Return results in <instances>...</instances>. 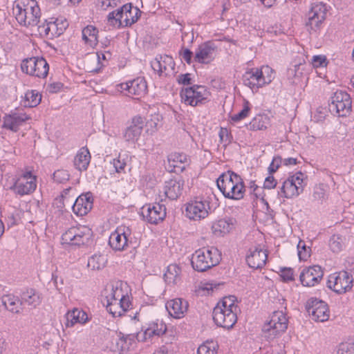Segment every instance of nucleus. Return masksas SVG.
Returning <instances> with one entry per match:
<instances>
[{
	"mask_svg": "<svg viewBox=\"0 0 354 354\" xmlns=\"http://www.w3.org/2000/svg\"><path fill=\"white\" fill-rule=\"evenodd\" d=\"M235 301L234 296L225 297L214 308L213 320L218 326L229 330L235 325L237 322V314L240 311Z\"/></svg>",
	"mask_w": 354,
	"mask_h": 354,
	"instance_id": "obj_1",
	"label": "nucleus"
},
{
	"mask_svg": "<svg viewBox=\"0 0 354 354\" xmlns=\"http://www.w3.org/2000/svg\"><path fill=\"white\" fill-rule=\"evenodd\" d=\"M13 14L18 23L26 27L38 25L41 15L35 0H17L13 8Z\"/></svg>",
	"mask_w": 354,
	"mask_h": 354,
	"instance_id": "obj_2",
	"label": "nucleus"
},
{
	"mask_svg": "<svg viewBox=\"0 0 354 354\" xmlns=\"http://www.w3.org/2000/svg\"><path fill=\"white\" fill-rule=\"evenodd\" d=\"M221 259L220 251L215 247H203L192 254L191 263L198 272H205L218 265Z\"/></svg>",
	"mask_w": 354,
	"mask_h": 354,
	"instance_id": "obj_3",
	"label": "nucleus"
},
{
	"mask_svg": "<svg viewBox=\"0 0 354 354\" xmlns=\"http://www.w3.org/2000/svg\"><path fill=\"white\" fill-rule=\"evenodd\" d=\"M273 78V71L268 66L248 69L243 75V84L251 89L263 87L270 84Z\"/></svg>",
	"mask_w": 354,
	"mask_h": 354,
	"instance_id": "obj_4",
	"label": "nucleus"
},
{
	"mask_svg": "<svg viewBox=\"0 0 354 354\" xmlns=\"http://www.w3.org/2000/svg\"><path fill=\"white\" fill-rule=\"evenodd\" d=\"M305 174L297 171L293 175H290L282 183L279 187L278 196L279 198H292L299 196L304 191Z\"/></svg>",
	"mask_w": 354,
	"mask_h": 354,
	"instance_id": "obj_5",
	"label": "nucleus"
},
{
	"mask_svg": "<svg viewBox=\"0 0 354 354\" xmlns=\"http://www.w3.org/2000/svg\"><path fill=\"white\" fill-rule=\"evenodd\" d=\"M288 328V319L283 311H274L266 322L262 331L264 337L271 340L276 338L279 335L286 331Z\"/></svg>",
	"mask_w": 354,
	"mask_h": 354,
	"instance_id": "obj_6",
	"label": "nucleus"
},
{
	"mask_svg": "<svg viewBox=\"0 0 354 354\" xmlns=\"http://www.w3.org/2000/svg\"><path fill=\"white\" fill-rule=\"evenodd\" d=\"M93 236L90 227L86 225L73 226L62 236V244L82 245L88 243Z\"/></svg>",
	"mask_w": 354,
	"mask_h": 354,
	"instance_id": "obj_7",
	"label": "nucleus"
},
{
	"mask_svg": "<svg viewBox=\"0 0 354 354\" xmlns=\"http://www.w3.org/2000/svg\"><path fill=\"white\" fill-rule=\"evenodd\" d=\"M329 111L339 117H346L352 109V101L350 95L346 91H337L331 97L328 104Z\"/></svg>",
	"mask_w": 354,
	"mask_h": 354,
	"instance_id": "obj_8",
	"label": "nucleus"
},
{
	"mask_svg": "<svg viewBox=\"0 0 354 354\" xmlns=\"http://www.w3.org/2000/svg\"><path fill=\"white\" fill-rule=\"evenodd\" d=\"M11 189L20 196L32 194L37 187V176L30 171H22L15 176Z\"/></svg>",
	"mask_w": 354,
	"mask_h": 354,
	"instance_id": "obj_9",
	"label": "nucleus"
},
{
	"mask_svg": "<svg viewBox=\"0 0 354 354\" xmlns=\"http://www.w3.org/2000/svg\"><path fill=\"white\" fill-rule=\"evenodd\" d=\"M327 12L328 9L326 3L315 2L311 5L308 13V19L306 22V27L310 33L315 32L319 30L326 18Z\"/></svg>",
	"mask_w": 354,
	"mask_h": 354,
	"instance_id": "obj_10",
	"label": "nucleus"
},
{
	"mask_svg": "<svg viewBox=\"0 0 354 354\" xmlns=\"http://www.w3.org/2000/svg\"><path fill=\"white\" fill-rule=\"evenodd\" d=\"M209 92L201 85H194L183 88L180 91L181 101L187 105L196 106L205 104L207 100Z\"/></svg>",
	"mask_w": 354,
	"mask_h": 354,
	"instance_id": "obj_11",
	"label": "nucleus"
},
{
	"mask_svg": "<svg viewBox=\"0 0 354 354\" xmlns=\"http://www.w3.org/2000/svg\"><path fill=\"white\" fill-rule=\"evenodd\" d=\"M21 68L28 75L44 78L48 73L49 65L44 57H32L22 61Z\"/></svg>",
	"mask_w": 354,
	"mask_h": 354,
	"instance_id": "obj_12",
	"label": "nucleus"
},
{
	"mask_svg": "<svg viewBox=\"0 0 354 354\" xmlns=\"http://www.w3.org/2000/svg\"><path fill=\"white\" fill-rule=\"evenodd\" d=\"M353 278L345 270L331 274L327 281L328 287L338 294H343L351 290Z\"/></svg>",
	"mask_w": 354,
	"mask_h": 354,
	"instance_id": "obj_13",
	"label": "nucleus"
},
{
	"mask_svg": "<svg viewBox=\"0 0 354 354\" xmlns=\"http://www.w3.org/2000/svg\"><path fill=\"white\" fill-rule=\"evenodd\" d=\"M209 201L207 199L195 198L186 205L187 216L194 221H200L209 215L210 211Z\"/></svg>",
	"mask_w": 354,
	"mask_h": 354,
	"instance_id": "obj_14",
	"label": "nucleus"
},
{
	"mask_svg": "<svg viewBox=\"0 0 354 354\" xmlns=\"http://www.w3.org/2000/svg\"><path fill=\"white\" fill-rule=\"evenodd\" d=\"M131 230L129 227L121 225L111 234L109 244L115 251H124L131 243Z\"/></svg>",
	"mask_w": 354,
	"mask_h": 354,
	"instance_id": "obj_15",
	"label": "nucleus"
},
{
	"mask_svg": "<svg viewBox=\"0 0 354 354\" xmlns=\"http://www.w3.org/2000/svg\"><path fill=\"white\" fill-rule=\"evenodd\" d=\"M306 310L312 319L317 322H324L330 317V310L327 304L317 298H311L308 301Z\"/></svg>",
	"mask_w": 354,
	"mask_h": 354,
	"instance_id": "obj_16",
	"label": "nucleus"
},
{
	"mask_svg": "<svg viewBox=\"0 0 354 354\" xmlns=\"http://www.w3.org/2000/svg\"><path fill=\"white\" fill-rule=\"evenodd\" d=\"M217 46L213 41H207L198 45L195 50L194 60L200 64H208L215 57Z\"/></svg>",
	"mask_w": 354,
	"mask_h": 354,
	"instance_id": "obj_17",
	"label": "nucleus"
},
{
	"mask_svg": "<svg viewBox=\"0 0 354 354\" xmlns=\"http://www.w3.org/2000/svg\"><path fill=\"white\" fill-rule=\"evenodd\" d=\"M142 214L148 223L158 224L166 217V207L159 203L147 205L142 208Z\"/></svg>",
	"mask_w": 354,
	"mask_h": 354,
	"instance_id": "obj_18",
	"label": "nucleus"
},
{
	"mask_svg": "<svg viewBox=\"0 0 354 354\" xmlns=\"http://www.w3.org/2000/svg\"><path fill=\"white\" fill-rule=\"evenodd\" d=\"M145 124V118L140 115H136L132 118L129 126L125 129L123 133L125 141L130 143L137 142Z\"/></svg>",
	"mask_w": 354,
	"mask_h": 354,
	"instance_id": "obj_19",
	"label": "nucleus"
},
{
	"mask_svg": "<svg viewBox=\"0 0 354 354\" xmlns=\"http://www.w3.org/2000/svg\"><path fill=\"white\" fill-rule=\"evenodd\" d=\"M324 272L319 266L304 268L299 275V279L304 286L312 287L318 284L322 279Z\"/></svg>",
	"mask_w": 354,
	"mask_h": 354,
	"instance_id": "obj_20",
	"label": "nucleus"
},
{
	"mask_svg": "<svg viewBox=\"0 0 354 354\" xmlns=\"http://www.w3.org/2000/svg\"><path fill=\"white\" fill-rule=\"evenodd\" d=\"M151 66L153 70L159 75L164 74L165 76L174 73L175 62L171 56L168 55H158L151 61Z\"/></svg>",
	"mask_w": 354,
	"mask_h": 354,
	"instance_id": "obj_21",
	"label": "nucleus"
},
{
	"mask_svg": "<svg viewBox=\"0 0 354 354\" xmlns=\"http://www.w3.org/2000/svg\"><path fill=\"white\" fill-rule=\"evenodd\" d=\"M122 89L127 91L129 96L139 99L147 92V82L142 77H138L133 80L120 84Z\"/></svg>",
	"mask_w": 354,
	"mask_h": 354,
	"instance_id": "obj_22",
	"label": "nucleus"
},
{
	"mask_svg": "<svg viewBox=\"0 0 354 354\" xmlns=\"http://www.w3.org/2000/svg\"><path fill=\"white\" fill-rule=\"evenodd\" d=\"M268 258L266 250H263L260 245L252 246L246 256L248 265L254 269L261 268L265 266Z\"/></svg>",
	"mask_w": 354,
	"mask_h": 354,
	"instance_id": "obj_23",
	"label": "nucleus"
},
{
	"mask_svg": "<svg viewBox=\"0 0 354 354\" xmlns=\"http://www.w3.org/2000/svg\"><path fill=\"white\" fill-rule=\"evenodd\" d=\"M93 198L91 192L80 195L73 205V212L77 216L87 214L93 207Z\"/></svg>",
	"mask_w": 354,
	"mask_h": 354,
	"instance_id": "obj_24",
	"label": "nucleus"
},
{
	"mask_svg": "<svg viewBox=\"0 0 354 354\" xmlns=\"http://www.w3.org/2000/svg\"><path fill=\"white\" fill-rule=\"evenodd\" d=\"M184 180L180 178H173L165 183L164 193L171 200H176L183 194Z\"/></svg>",
	"mask_w": 354,
	"mask_h": 354,
	"instance_id": "obj_25",
	"label": "nucleus"
},
{
	"mask_svg": "<svg viewBox=\"0 0 354 354\" xmlns=\"http://www.w3.org/2000/svg\"><path fill=\"white\" fill-rule=\"evenodd\" d=\"M188 306V302L180 298L171 299L166 304V308L169 314L176 319L184 317L187 312Z\"/></svg>",
	"mask_w": 354,
	"mask_h": 354,
	"instance_id": "obj_26",
	"label": "nucleus"
},
{
	"mask_svg": "<svg viewBox=\"0 0 354 354\" xmlns=\"http://www.w3.org/2000/svg\"><path fill=\"white\" fill-rule=\"evenodd\" d=\"M236 178H241V177L230 170L223 173L216 180L217 187L225 198L229 196L230 190L233 183H235Z\"/></svg>",
	"mask_w": 354,
	"mask_h": 354,
	"instance_id": "obj_27",
	"label": "nucleus"
},
{
	"mask_svg": "<svg viewBox=\"0 0 354 354\" xmlns=\"http://www.w3.org/2000/svg\"><path fill=\"white\" fill-rule=\"evenodd\" d=\"M141 11L137 8L133 7L131 3H127L120 7L121 21L123 23V27L131 26L136 23L140 17Z\"/></svg>",
	"mask_w": 354,
	"mask_h": 354,
	"instance_id": "obj_28",
	"label": "nucleus"
},
{
	"mask_svg": "<svg viewBox=\"0 0 354 354\" xmlns=\"http://www.w3.org/2000/svg\"><path fill=\"white\" fill-rule=\"evenodd\" d=\"M167 330L166 325L162 321H157L151 323L148 328L143 333L137 334L138 341L145 342L153 336H160L165 333Z\"/></svg>",
	"mask_w": 354,
	"mask_h": 354,
	"instance_id": "obj_29",
	"label": "nucleus"
},
{
	"mask_svg": "<svg viewBox=\"0 0 354 354\" xmlns=\"http://www.w3.org/2000/svg\"><path fill=\"white\" fill-rule=\"evenodd\" d=\"M131 302L129 300L128 296H125L117 301H114L111 303H107L106 308L107 311L112 315L114 317H121L124 313L127 312Z\"/></svg>",
	"mask_w": 354,
	"mask_h": 354,
	"instance_id": "obj_30",
	"label": "nucleus"
},
{
	"mask_svg": "<svg viewBox=\"0 0 354 354\" xmlns=\"http://www.w3.org/2000/svg\"><path fill=\"white\" fill-rule=\"evenodd\" d=\"M30 118L23 113H15L4 117L3 127L13 131H17L21 126Z\"/></svg>",
	"mask_w": 354,
	"mask_h": 354,
	"instance_id": "obj_31",
	"label": "nucleus"
},
{
	"mask_svg": "<svg viewBox=\"0 0 354 354\" xmlns=\"http://www.w3.org/2000/svg\"><path fill=\"white\" fill-rule=\"evenodd\" d=\"M168 162L171 167V171H183L189 165V158L185 153L174 152L168 156Z\"/></svg>",
	"mask_w": 354,
	"mask_h": 354,
	"instance_id": "obj_32",
	"label": "nucleus"
},
{
	"mask_svg": "<svg viewBox=\"0 0 354 354\" xmlns=\"http://www.w3.org/2000/svg\"><path fill=\"white\" fill-rule=\"evenodd\" d=\"M126 295L124 293L120 285L118 283L115 285L107 286L103 291V304L106 305L107 303H111L123 298Z\"/></svg>",
	"mask_w": 354,
	"mask_h": 354,
	"instance_id": "obj_33",
	"label": "nucleus"
},
{
	"mask_svg": "<svg viewBox=\"0 0 354 354\" xmlns=\"http://www.w3.org/2000/svg\"><path fill=\"white\" fill-rule=\"evenodd\" d=\"M98 29L93 26L88 25L82 30V38L84 44L94 48L98 44Z\"/></svg>",
	"mask_w": 354,
	"mask_h": 354,
	"instance_id": "obj_34",
	"label": "nucleus"
},
{
	"mask_svg": "<svg viewBox=\"0 0 354 354\" xmlns=\"http://www.w3.org/2000/svg\"><path fill=\"white\" fill-rule=\"evenodd\" d=\"M21 299L12 295H3L0 299V304L4 308L14 314H20L22 312L21 306L20 305Z\"/></svg>",
	"mask_w": 354,
	"mask_h": 354,
	"instance_id": "obj_35",
	"label": "nucleus"
},
{
	"mask_svg": "<svg viewBox=\"0 0 354 354\" xmlns=\"http://www.w3.org/2000/svg\"><path fill=\"white\" fill-rule=\"evenodd\" d=\"M66 317V326L67 327H72L77 323L85 324L88 320L86 313L78 308H74L73 310L68 311Z\"/></svg>",
	"mask_w": 354,
	"mask_h": 354,
	"instance_id": "obj_36",
	"label": "nucleus"
},
{
	"mask_svg": "<svg viewBox=\"0 0 354 354\" xmlns=\"http://www.w3.org/2000/svg\"><path fill=\"white\" fill-rule=\"evenodd\" d=\"M41 302L40 294L35 290L30 288L23 292L21 295L20 305L26 304L31 308H36Z\"/></svg>",
	"mask_w": 354,
	"mask_h": 354,
	"instance_id": "obj_37",
	"label": "nucleus"
},
{
	"mask_svg": "<svg viewBox=\"0 0 354 354\" xmlns=\"http://www.w3.org/2000/svg\"><path fill=\"white\" fill-rule=\"evenodd\" d=\"M91 161V154L86 147H82L74 158V166L79 171L87 169Z\"/></svg>",
	"mask_w": 354,
	"mask_h": 354,
	"instance_id": "obj_38",
	"label": "nucleus"
},
{
	"mask_svg": "<svg viewBox=\"0 0 354 354\" xmlns=\"http://www.w3.org/2000/svg\"><path fill=\"white\" fill-rule=\"evenodd\" d=\"M233 226L232 219H220L213 223L211 229L216 236H223L232 230Z\"/></svg>",
	"mask_w": 354,
	"mask_h": 354,
	"instance_id": "obj_39",
	"label": "nucleus"
},
{
	"mask_svg": "<svg viewBox=\"0 0 354 354\" xmlns=\"http://www.w3.org/2000/svg\"><path fill=\"white\" fill-rule=\"evenodd\" d=\"M270 124V118L266 114H258L246 124L249 131L266 130Z\"/></svg>",
	"mask_w": 354,
	"mask_h": 354,
	"instance_id": "obj_40",
	"label": "nucleus"
},
{
	"mask_svg": "<svg viewBox=\"0 0 354 354\" xmlns=\"http://www.w3.org/2000/svg\"><path fill=\"white\" fill-rule=\"evenodd\" d=\"M230 191L229 196H226V198L241 200L244 197L245 187L242 178H236L235 183H233Z\"/></svg>",
	"mask_w": 354,
	"mask_h": 354,
	"instance_id": "obj_41",
	"label": "nucleus"
},
{
	"mask_svg": "<svg viewBox=\"0 0 354 354\" xmlns=\"http://www.w3.org/2000/svg\"><path fill=\"white\" fill-rule=\"evenodd\" d=\"M181 270L176 264H171L164 274V279L168 284H176L180 281Z\"/></svg>",
	"mask_w": 354,
	"mask_h": 354,
	"instance_id": "obj_42",
	"label": "nucleus"
},
{
	"mask_svg": "<svg viewBox=\"0 0 354 354\" xmlns=\"http://www.w3.org/2000/svg\"><path fill=\"white\" fill-rule=\"evenodd\" d=\"M107 262L104 255L94 254L88 259L87 267L91 270H100L104 268Z\"/></svg>",
	"mask_w": 354,
	"mask_h": 354,
	"instance_id": "obj_43",
	"label": "nucleus"
},
{
	"mask_svg": "<svg viewBox=\"0 0 354 354\" xmlns=\"http://www.w3.org/2000/svg\"><path fill=\"white\" fill-rule=\"evenodd\" d=\"M41 100V95L36 91H28L25 94V106L28 107L37 106Z\"/></svg>",
	"mask_w": 354,
	"mask_h": 354,
	"instance_id": "obj_44",
	"label": "nucleus"
},
{
	"mask_svg": "<svg viewBox=\"0 0 354 354\" xmlns=\"http://www.w3.org/2000/svg\"><path fill=\"white\" fill-rule=\"evenodd\" d=\"M251 112V106L248 101L245 100L243 104L242 110L238 113L234 114L230 116V120L233 122H237L243 120L250 115Z\"/></svg>",
	"mask_w": 354,
	"mask_h": 354,
	"instance_id": "obj_45",
	"label": "nucleus"
},
{
	"mask_svg": "<svg viewBox=\"0 0 354 354\" xmlns=\"http://www.w3.org/2000/svg\"><path fill=\"white\" fill-rule=\"evenodd\" d=\"M315 201L322 203L327 198V186L324 184L315 185L313 194Z\"/></svg>",
	"mask_w": 354,
	"mask_h": 354,
	"instance_id": "obj_46",
	"label": "nucleus"
},
{
	"mask_svg": "<svg viewBox=\"0 0 354 354\" xmlns=\"http://www.w3.org/2000/svg\"><path fill=\"white\" fill-rule=\"evenodd\" d=\"M107 21L110 26L120 28L123 27L122 21H121L120 8L113 10L107 16Z\"/></svg>",
	"mask_w": 354,
	"mask_h": 354,
	"instance_id": "obj_47",
	"label": "nucleus"
},
{
	"mask_svg": "<svg viewBox=\"0 0 354 354\" xmlns=\"http://www.w3.org/2000/svg\"><path fill=\"white\" fill-rule=\"evenodd\" d=\"M344 245V239L338 234H333L329 240V246L333 252H339Z\"/></svg>",
	"mask_w": 354,
	"mask_h": 354,
	"instance_id": "obj_48",
	"label": "nucleus"
},
{
	"mask_svg": "<svg viewBox=\"0 0 354 354\" xmlns=\"http://www.w3.org/2000/svg\"><path fill=\"white\" fill-rule=\"evenodd\" d=\"M21 219L20 212L17 209H13L11 212H8L5 221L8 227L17 225Z\"/></svg>",
	"mask_w": 354,
	"mask_h": 354,
	"instance_id": "obj_49",
	"label": "nucleus"
},
{
	"mask_svg": "<svg viewBox=\"0 0 354 354\" xmlns=\"http://www.w3.org/2000/svg\"><path fill=\"white\" fill-rule=\"evenodd\" d=\"M216 344L207 341L201 344L197 350V354H216Z\"/></svg>",
	"mask_w": 354,
	"mask_h": 354,
	"instance_id": "obj_50",
	"label": "nucleus"
},
{
	"mask_svg": "<svg viewBox=\"0 0 354 354\" xmlns=\"http://www.w3.org/2000/svg\"><path fill=\"white\" fill-rule=\"evenodd\" d=\"M297 250L299 259L306 261L310 255V248L306 245L304 241H299L297 245Z\"/></svg>",
	"mask_w": 354,
	"mask_h": 354,
	"instance_id": "obj_51",
	"label": "nucleus"
},
{
	"mask_svg": "<svg viewBox=\"0 0 354 354\" xmlns=\"http://www.w3.org/2000/svg\"><path fill=\"white\" fill-rule=\"evenodd\" d=\"M70 174L67 170L58 169L53 173V179L57 183H64L69 180Z\"/></svg>",
	"mask_w": 354,
	"mask_h": 354,
	"instance_id": "obj_52",
	"label": "nucleus"
},
{
	"mask_svg": "<svg viewBox=\"0 0 354 354\" xmlns=\"http://www.w3.org/2000/svg\"><path fill=\"white\" fill-rule=\"evenodd\" d=\"M334 354H354V344L342 343Z\"/></svg>",
	"mask_w": 354,
	"mask_h": 354,
	"instance_id": "obj_53",
	"label": "nucleus"
},
{
	"mask_svg": "<svg viewBox=\"0 0 354 354\" xmlns=\"http://www.w3.org/2000/svg\"><path fill=\"white\" fill-rule=\"evenodd\" d=\"M220 142L224 143V145H227L232 142V135L230 131L227 128L221 127L218 132Z\"/></svg>",
	"mask_w": 354,
	"mask_h": 354,
	"instance_id": "obj_54",
	"label": "nucleus"
},
{
	"mask_svg": "<svg viewBox=\"0 0 354 354\" xmlns=\"http://www.w3.org/2000/svg\"><path fill=\"white\" fill-rule=\"evenodd\" d=\"M113 165L115 171L117 173H121L124 171L127 165V162L125 158H122L121 155L120 154L117 158L113 159Z\"/></svg>",
	"mask_w": 354,
	"mask_h": 354,
	"instance_id": "obj_55",
	"label": "nucleus"
},
{
	"mask_svg": "<svg viewBox=\"0 0 354 354\" xmlns=\"http://www.w3.org/2000/svg\"><path fill=\"white\" fill-rule=\"evenodd\" d=\"M282 164V158L279 156H274L268 167L269 174H273L277 171Z\"/></svg>",
	"mask_w": 354,
	"mask_h": 354,
	"instance_id": "obj_56",
	"label": "nucleus"
},
{
	"mask_svg": "<svg viewBox=\"0 0 354 354\" xmlns=\"http://www.w3.org/2000/svg\"><path fill=\"white\" fill-rule=\"evenodd\" d=\"M280 277L285 282L292 281L294 280V272L290 268H284L281 270Z\"/></svg>",
	"mask_w": 354,
	"mask_h": 354,
	"instance_id": "obj_57",
	"label": "nucleus"
},
{
	"mask_svg": "<svg viewBox=\"0 0 354 354\" xmlns=\"http://www.w3.org/2000/svg\"><path fill=\"white\" fill-rule=\"evenodd\" d=\"M327 63L326 57L324 55H315L312 58V64L315 68L326 66Z\"/></svg>",
	"mask_w": 354,
	"mask_h": 354,
	"instance_id": "obj_58",
	"label": "nucleus"
},
{
	"mask_svg": "<svg viewBox=\"0 0 354 354\" xmlns=\"http://www.w3.org/2000/svg\"><path fill=\"white\" fill-rule=\"evenodd\" d=\"M193 55V52L188 48H182L179 51L180 57L188 64L192 63Z\"/></svg>",
	"mask_w": 354,
	"mask_h": 354,
	"instance_id": "obj_59",
	"label": "nucleus"
},
{
	"mask_svg": "<svg viewBox=\"0 0 354 354\" xmlns=\"http://www.w3.org/2000/svg\"><path fill=\"white\" fill-rule=\"evenodd\" d=\"M277 182L276 179L274 178L272 174H270L268 177L266 178L263 187L265 189H274L277 186Z\"/></svg>",
	"mask_w": 354,
	"mask_h": 354,
	"instance_id": "obj_60",
	"label": "nucleus"
},
{
	"mask_svg": "<svg viewBox=\"0 0 354 354\" xmlns=\"http://www.w3.org/2000/svg\"><path fill=\"white\" fill-rule=\"evenodd\" d=\"M38 30L41 35L44 34L45 36L51 37L52 30L49 27V22H47L46 20L42 25L38 26Z\"/></svg>",
	"mask_w": 354,
	"mask_h": 354,
	"instance_id": "obj_61",
	"label": "nucleus"
},
{
	"mask_svg": "<svg viewBox=\"0 0 354 354\" xmlns=\"http://www.w3.org/2000/svg\"><path fill=\"white\" fill-rule=\"evenodd\" d=\"M191 75L189 73L181 74L178 76L177 82L180 84L189 85L192 84Z\"/></svg>",
	"mask_w": 354,
	"mask_h": 354,
	"instance_id": "obj_62",
	"label": "nucleus"
},
{
	"mask_svg": "<svg viewBox=\"0 0 354 354\" xmlns=\"http://www.w3.org/2000/svg\"><path fill=\"white\" fill-rule=\"evenodd\" d=\"M63 84L59 82H53L48 85V90L50 93H55L61 90Z\"/></svg>",
	"mask_w": 354,
	"mask_h": 354,
	"instance_id": "obj_63",
	"label": "nucleus"
},
{
	"mask_svg": "<svg viewBox=\"0 0 354 354\" xmlns=\"http://www.w3.org/2000/svg\"><path fill=\"white\" fill-rule=\"evenodd\" d=\"M250 184V185L249 188L250 189V193L252 194L257 198H259L261 196V187L257 186L254 181H251Z\"/></svg>",
	"mask_w": 354,
	"mask_h": 354,
	"instance_id": "obj_64",
	"label": "nucleus"
}]
</instances>
